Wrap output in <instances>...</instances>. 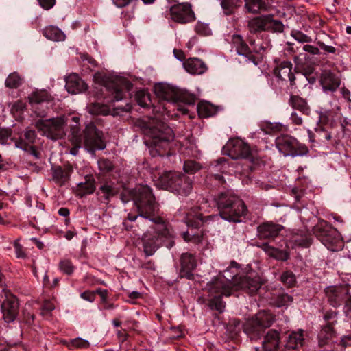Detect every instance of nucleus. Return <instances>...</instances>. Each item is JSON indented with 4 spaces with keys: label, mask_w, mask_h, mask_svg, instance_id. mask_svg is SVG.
<instances>
[{
    "label": "nucleus",
    "mask_w": 351,
    "mask_h": 351,
    "mask_svg": "<svg viewBox=\"0 0 351 351\" xmlns=\"http://www.w3.org/2000/svg\"><path fill=\"white\" fill-rule=\"evenodd\" d=\"M226 328L227 331L230 334V335L232 337H234L238 335L241 328H243V325H241V323L239 319L234 318L229 320Z\"/></svg>",
    "instance_id": "nucleus-49"
},
{
    "label": "nucleus",
    "mask_w": 351,
    "mask_h": 351,
    "mask_svg": "<svg viewBox=\"0 0 351 351\" xmlns=\"http://www.w3.org/2000/svg\"><path fill=\"white\" fill-rule=\"evenodd\" d=\"M276 146L285 156H304L308 152L307 147L300 144L289 135H281L276 139Z\"/></svg>",
    "instance_id": "nucleus-11"
},
{
    "label": "nucleus",
    "mask_w": 351,
    "mask_h": 351,
    "mask_svg": "<svg viewBox=\"0 0 351 351\" xmlns=\"http://www.w3.org/2000/svg\"><path fill=\"white\" fill-rule=\"evenodd\" d=\"M328 300L334 307L340 306L345 300L346 291L342 288L329 287L326 291Z\"/></svg>",
    "instance_id": "nucleus-28"
},
{
    "label": "nucleus",
    "mask_w": 351,
    "mask_h": 351,
    "mask_svg": "<svg viewBox=\"0 0 351 351\" xmlns=\"http://www.w3.org/2000/svg\"><path fill=\"white\" fill-rule=\"evenodd\" d=\"M317 45L319 47L324 50L326 53H336V49L333 46L327 45L324 42L318 41Z\"/></svg>",
    "instance_id": "nucleus-63"
},
{
    "label": "nucleus",
    "mask_w": 351,
    "mask_h": 351,
    "mask_svg": "<svg viewBox=\"0 0 351 351\" xmlns=\"http://www.w3.org/2000/svg\"><path fill=\"white\" fill-rule=\"evenodd\" d=\"M313 234L326 246L330 243L332 228L324 220H319L313 228Z\"/></svg>",
    "instance_id": "nucleus-22"
},
{
    "label": "nucleus",
    "mask_w": 351,
    "mask_h": 351,
    "mask_svg": "<svg viewBox=\"0 0 351 351\" xmlns=\"http://www.w3.org/2000/svg\"><path fill=\"white\" fill-rule=\"evenodd\" d=\"M136 195V188L132 190L124 189L120 195L121 200L123 203L125 204L130 200L134 202Z\"/></svg>",
    "instance_id": "nucleus-53"
},
{
    "label": "nucleus",
    "mask_w": 351,
    "mask_h": 351,
    "mask_svg": "<svg viewBox=\"0 0 351 351\" xmlns=\"http://www.w3.org/2000/svg\"><path fill=\"white\" fill-rule=\"evenodd\" d=\"M43 34L47 39L53 41H62L65 38L64 34L59 28L52 25L46 27Z\"/></svg>",
    "instance_id": "nucleus-36"
},
{
    "label": "nucleus",
    "mask_w": 351,
    "mask_h": 351,
    "mask_svg": "<svg viewBox=\"0 0 351 351\" xmlns=\"http://www.w3.org/2000/svg\"><path fill=\"white\" fill-rule=\"evenodd\" d=\"M243 332L251 340H258L265 330L252 317L243 324Z\"/></svg>",
    "instance_id": "nucleus-26"
},
{
    "label": "nucleus",
    "mask_w": 351,
    "mask_h": 351,
    "mask_svg": "<svg viewBox=\"0 0 351 351\" xmlns=\"http://www.w3.org/2000/svg\"><path fill=\"white\" fill-rule=\"evenodd\" d=\"M195 32L200 36H208L211 34V30L207 24L197 23L195 25Z\"/></svg>",
    "instance_id": "nucleus-55"
},
{
    "label": "nucleus",
    "mask_w": 351,
    "mask_h": 351,
    "mask_svg": "<svg viewBox=\"0 0 351 351\" xmlns=\"http://www.w3.org/2000/svg\"><path fill=\"white\" fill-rule=\"evenodd\" d=\"M261 248L271 257L274 258L285 261L289 258V253L285 250H279L275 247H273L268 245V243H263L261 245Z\"/></svg>",
    "instance_id": "nucleus-34"
},
{
    "label": "nucleus",
    "mask_w": 351,
    "mask_h": 351,
    "mask_svg": "<svg viewBox=\"0 0 351 351\" xmlns=\"http://www.w3.org/2000/svg\"><path fill=\"white\" fill-rule=\"evenodd\" d=\"M238 264L231 263V267L224 271L223 278L215 279L208 285L209 296L208 306L219 313L223 312L226 304L223 302L222 296H230L234 291L242 289L249 294L255 293L261 287V282L258 277L240 276L239 278L228 275L230 269L237 267Z\"/></svg>",
    "instance_id": "nucleus-1"
},
{
    "label": "nucleus",
    "mask_w": 351,
    "mask_h": 351,
    "mask_svg": "<svg viewBox=\"0 0 351 351\" xmlns=\"http://www.w3.org/2000/svg\"><path fill=\"white\" fill-rule=\"evenodd\" d=\"M292 36L299 43H311L312 41V39L310 36L308 35L301 32H296L295 33L292 34Z\"/></svg>",
    "instance_id": "nucleus-58"
},
{
    "label": "nucleus",
    "mask_w": 351,
    "mask_h": 351,
    "mask_svg": "<svg viewBox=\"0 0 351 351\" xmlns=\"http://www.w3.org/2000/svg\"><path fill=\"white\" fill-rule=\"evenodd\" d=\"M180 276L181 278L192 279L193 277V271L197 266V261L195 256L190 253H183L180 256Z\"/></svg>",
    "instance_id": "nucleus-18"
},
{
    "label": "nucleus",
    "mask_w": 351,
    "mask_h": 351,
    "mask_svg": "<svg viewBox=\"0 0 351 351\" xmlns=\"http://www.w3.org/2000/svg\"><path fill=\"white\" fill-rule=\"evenodd\" d=\"M147 221L153 222V233L147 232L144 234L142 241L145 254L147 256L153 255L160 245L171 249L174 245L173 232L163 219L157 216Z\"/></svg>",
    "instance_id": "nucleus-4"
},
{
    "label": "nucleus",
    "mask_w": 351,
    "mask_h": 351,
    "mask_svg": "<svg viewBox=\"0 0 351 351\" xmlns=\"http://www.w3.org/2000/svg\"><path fill=\"white\" fill-rule=\"evenodd\" d=\"M157 186L178 195L187 196L192 191L193 180L180 172L165 171L159 176Z\"/></svg>",
    "instance_id": "nucleus-7"
},
{
    "label": "nucleus",
    "mask_w": 351,
    "mask_h": 351,
    "mask_svg": "<svg viewBox=\"0 0 351 351\" xmlns=\"http://www.w3.org/2000/svg\"><path fill=\"white\" fill-rule=\"evenodd\" d=\"M334 335V330L331 324H327L322 328L318 335L319 344L324 346L328 343V341L331 339Z\"/></svg>",
    "instance_id": "nucleus-41"
},
{
    "label": "nucleus",
    "mask_w": 351,
    "mask_h": 351,
    "mask_svg": "<svg viewBox=\"0 0 351 351\" xmlns=\"http://www.w3.org/2000/svg\"><path fill=\"white\" fill-rule=\"evenodd\" d=\"M308 77L303 74H300L295 79L296 86L295 88L305 87L308 85Z\"/></svg>",
    "instance_id": "nucleus-60"
},
{
    "label": "nucleus",
    "mask_w": 351,
    "mask_h": 351,
    "mask_svg": "<svg viewBox=\"0 0 351 351\" xmlns=\"http://www.w3.org/2000/svg\"><path fill=\"white\" fill-rule=\"evenodd\" d=\"M52 180L59 186L64 185L70 179V176L73 171L71 164L64 165L63 167H53L51 169Z\"/></svg>",
    "instance_id": "nucleus-20"
},
{
    "label": "nucleus",
    "mask_w": 351,
    "mask_h": 351,
    "mask_svg": "<svg viewBox=\"0 0 351 351\" xmlns=\"http://www.w3.org/2000/svg\"><path fill=\"white\" fill-rule=\"evenodd\" d=\"M14 247L17 258H24L26 257V254L23 250V247L17 241L14 242Z\"/></svg>",
    "instance_id": "nucleus-61"
},
{
    "label": "nucleus",
    "mask_w": 351,
    "mask_h": 351,
    "mask_svg": "<svg viewBox=\"0 0 351 351\" xmlns=\"http://www.w3.org/2000/svg\"><path fill=\"white\" fill-rule=\"evenodd\" d=\"M60 269L67 275H71L74 271V266L71 261L68 259H64L59 263Z\"/></svg>",
    "instance_id": "nucleus-52"
},
{
    "label": "nucleus",
    "mask_w": 351,
    "mask_h": 351,
    "mask_svg": "<svg viewBox=\"0 0 351 351\" xmlns=\"http://www.w3.org/2000/svg\"><path fill=\"white\" fill-rule=\"evenodd\" d=\"M51 99V95L45 90H36L29 96V101L32 104H38L45 101H49Z\"/></svg>",
    "instance_id": "nucleus-40"
},
{
    "label": "nucleus",
    "mask_w": 351,
    "mask_h": 351,
    "mask_svg": "<svg viewBox=\"0 0 351 351\" xmlns=\"http://www.w3.org/2000/svg\"><path fill=\"white\" fill-rule=\"evenodd\" d=\"M280 341V332L277 330H269L263 341V351H277Z\"/></svg>",
    "instance_id": "nucleus-24"
},
{
    "label": "nucleus",
    "mask_w": 351,
    "mask_h": 351,
    "mask_svg": "<svg viewBox=\"0 0 351 351\" xmlns=\"http://www.w3.org/2000/svg\"><path fill=\"white\" fill-rule=\"evenodd\" d=\"M119 193V189L114 183L106 182L100 186L97 191V195L104 201L108 202L109 199Z\"/></svg>",
    "instance_id": "nucleus-32"
},
{
    "label": "nucleus",
    "mask_w": 351,
    "mask_h": 351,
    "mask_svg": "<svg viewBox=\"0 0 351 351\" xmlns=\"http://www.w3.org/2000/svg\"><path fill=\"white\" fill-rule=\"evenodd\" d=\"M134 204L138 214L129 213V221L147 222V219L156 217L158 206L151 188L147 185H139L136 187Z\"/></svg>",
    "instance_id": "nucleus-5"
},
{
    "label": "nucleus",
    "mask_w": 351,
    "mask_h": 351,
    "mask_svg": "<svg viewBox=\"0 0 351 351\" xmlns=\"http://www.w3.org/2000/svg\"><path fill=\"white\" fill-rule=\"evenodd\" d=\"M71 120L73 124H70L68 140L72 145L70 154L76 156L82 145L89 152H94L95 150H103L106 148V142L104 138L103 132L99 130L96 126L90 123L87 125L83 132L80 128L78 117H72Z\"/></svg>",
    "instance_id": "nucleus-3"
},
{
    "label": "nucleus",
    "mask_w": 351,
    "mask_h": 351,
    "mask_svg": "<svg viewBox=\"0 0 351 351\" xmlns=\"http://www.w3.org/2000/svg\"><path fill=\"white\" fill-rule=\"evenodd\" d=\"M171 19L176 23L185 24L195 20V14L189 3H177L170 7Z\"/></svg>",
    "instance_id": "nucleus-14"
},
{
    "label": "nucleus",
    "mask_w": 351,
    "mask_h": 351,
    "mask_svg": "<svg viewBox=\"0 0 351 351\" xmlns=\"http://www.w3.org/2000/svg\"><path fill=\"white\" fill-rule=\"evenodd\" d=\"M65 87L71 94L82 93L87 89L86 84L76 74H71L66 78Z\"/></svg>",
    "instance_id": "nucleus-23"
},
{
    "label": "nucleus",
    "mask_w": 351,
    "mask_h": 351,
    "mask_svg": "<svg viewBox=\"0 0 351 351\" xmlns=\"http://www.w3.org/2000/svg\"><path fill=\"white\" fill-rule=\"evenodd\" d=\"M15 147L29 152L36 159L40 158V153L37 151L36 147L32 145H28L23 139L16 141Z\"/></svg>",
    "instance_id": "nucleus-46"
},
{
    "label": "nucleus",
    "mask_w": 351,
    "mask_h": 351,
    "mask_svg": "<svg viewBox=\"0 0 351 351\" xmlns=\"http://www.w3.org/2000/svg\"><path fill=\"white\" fill-rule=\"evenodd\" d=\"M223 152L234 160L247 158L251 153L250 146L240 138L228 141L223 147Z\"/></svg>",
    "instance_id": "nucleus-13"
},
{
    "label": "nucleus",
    "mask_w": 351,
    "mask_h": 351,
    "mask_svg": "<svg viewBox=\"0 0 351 351\" xmlns=\"http://www.w3.org/2000/svg\"><path fill=\"white\" fill-rule=\"evenodd\" d=\"M285 29V25L281 21L275 19L273 14H267L266 32L271 33H282Z\"/></svg>",
    "instance_id": "nucleus-37"
},
{
    "label": "nucleus",
    "mask_w": 351,
    "mask_h": 351,
    "mask_svg": "<svg viewBox=\"0 0 351 351\" xmlns=\"http://www.w3.org/2000/svg\"><path fill=\"white\" fill-rule=\"evenodd\" d=\"M88 112L95 115H107L110 112L108 106L100 103H92L87 106Z\"/></svg>",
    "instance_id": "nucleus-42"
},
{
    "label": "nucleus",
    "mask_w": 351,
    "mask_h": 351,
    "mask_svg": "<svg viewBox=\"0 0 351 351\" xmlns=\"http://www.w3.org/2000/svg\"><path fill=\"white\" fill-rule=\"evenodd\" d=\"M280 280L287 287H293L296 283V278L291 271H285L280 276Z\"/></svg>",
    "instance_id": "nucleus-48"
},
{
    "label": "nucleus",
    "mask_w": 351,
    "mask_h": 351,
    "mask_svg": "<svg viewBox=\"0 0 351 351\" xmlns=\"http://www.w3.org/2000/svg\"><path fill=\"white\" fill-rule=\"evenodd\" d=\"M324 92H335L341 84V80L330 70L322 71L319 80Z\"/></svg>",
    "instance_id": "nucleus-21"
},
{
    "label": "nucleus",
    "mask_w": 351,
    "mask_h": 351,
    "mask_svg": "<svg viewBox=\"0 0 351 351\" xmlns=\"http://www.w3.org/2000/svg\"><path fill=\"white\" fill-rule=\"evenodd\" d=\"M293 301V298L288 293H282L278 294L275 299V304L278 307L287 306Z\"/></svg>",
    "instance_id": "nucleus-50"
},
{
    "label": "nucleus",
    "mask_w": 351,
    "mask_h": 351,
    "mask_svg": "<svg viewBox=\"0 0 351 351\" xmlns=\"http://www.w3.org/2000/svg\"><path fill=\"white\" fill-rule=\"evenodd\" d=\"M253 318L264 330L270 327L274 321V315L267 311L258 312Z\"/></svg>",
    "instance_id": "nucleus-35"
},
{
    "label": "nucleus",
    "mask_w": 351,
    "mask_h": 351,
    "mask_svg": "<svg viewBox=\"0 0 351 351\" xmlns=\"http://www.w3.org/2000/svg\"><path fill=\"white\" fill-rule=\"evenodd\" d=\"M98 166L100 171L103 173H108L113 169L112 162L106 158H101L98 160Z\"/></svg>",
    "instance_id": "nucleus-54"
},
{
    "label": "nucleus",
    "mask_w": 351,
    "mask_h": 351,
    "mask_svg": "<svg viewBox=\"0 0 351 351\" xmlns=\"http://www.w3.org/2000/svg\"><path fill=\"white\" fill-rule=\"evenodd\" d=\"M183 65L188 73L193 75L203 74L208 69L206 64L201 59L197 58H189Z\"/></svg>",
    "instance_id": "nucleus-27"
},
{
    "label": "nucleus",
    "mask_w": 351,
    "mask_h": 351,
    "mask_svg": "<svg viewBox=\"0 0 351 351\" xmlns=\"http://www.w3.org/2000/svg\"><path fill=\"white\" fill-rule=\"evenodd\" d=\"M36 134L33 130H26L24 134L25 140H23L28 145H32L36 140Z\"/></svg>",
    "instance_id": "nucleus-59"
},
{
    "label": "nucleus",
    "mask_w": 351,
    "mask_h": 351,
    "mask_svg": "<svg viewBox=\"0 0 351 351\" xmlns=\"http://www.w3.org/2000/svg\"><path fill=\"white\" fill-rule=\"evenodd\" d=\"M291 239L296 245L307 247L311 245L312 238L308 233L300 231L295 233Z\"/></svg>",
    "instance_id": "nucleus-39"
},
{
    "label": "nucleus",
    "mask_w": 351,
    "mask_h": 351,
    "mask_svg": "<svg viewBox=\"0 0 351 351\" xmlns=\"http://www.w3.org/2000/svg\"><path fill=\"white\" fill-rule=\"evenodd\" d=\"M197 112L199 117L207 118L215 114V110L213 106L208 102H201L197 107Z\"/></svg>",
    "instance_id": "nucleus-43"
},
{
    "label": "nucleus",
    "mask_w": 351,
    "mask_h": 351,
    "mask_svg": "<svg viewBox=\"0 0 351 351\" xmlns=\"http://www.w3.org/2000/svg\"><path fill=\"white\" fill-rule=\"evenodd\" d=\"M315 133L308 131V136L312 142L317 141L319 143H326L332 138V132L327 130L322 125H318L315 128Z\"/></svg>",
    "instance_id": "nucleus-31"
},
{
    "label": "nucleus",
    "mask_w": 351,
    "mask_h": 351,
    "mask_svg": "<svg viewBox=\"0 0 351 351\" xmlns=\"http://www.w3.org/2000/svg\"><path fill=\"white\" fill-rule=\"evenodd\" d=\"M290 120L293 124L296 125H301L303 123L302 118L295 112L291 114Z\"/></svg>",
    "instance_id": "nucleus-64"
},
{
    "label": "nucleus",
    "mask_w": 351,
    "mask_h": 351,
    "mask_svg": "<svg viewBox=\"0 0 351 351\" xmlns=\"http://www.w3.org/2000/svg\"><path fill=\"white\" fill-rule=\"evenodd\" d=\"M283 226L272 221L261 223L257 227V235L260 239L274 240L282 230Z\"/></svg>",
    "instance_id": "nucleus-16"
},
{
    "label": "nucleus",
    "mask_w": 351,
    "mask_h": 351,
    "mask_svg": "<svg viewBox=\"0 0 351 351\" xmlns=\"http://www.w3.org/2000/svg\"><path fill=\"white\" fill-rule=\"evenodd\" d=\"M85 182L78 184L79 195L81 196L93 193L95 190V180L92 176H87Z\"/></svg>",
    "instance_id": "nucleus-38"
},
{
    "label": "nucleus",
    "mask_w": 351,
    "mask_h": 351,
    "mask_svg": "<svg viewBox=\"0 0 351 351\" xmlns=\"http://www.w3.org/2000/svg\"><path fill=\"white\" fill-rule=\"evenodd\" d=\"M267 14L254 17L248 21L247 27L250 33L256 34L266 32Z\"/></svg>",
    "instance_id": "nucleus-30"
},
{
    "label": "nucleus",
    "mask_w": 351,
    "mask_h": 351,
    "mask_svg": "<svg viewBox=\"0 0 351 351\" xmlns=\"http://www.w3.org/2000/svg\"><path fill=\"white\" fill-rule=\"evenodd\" d=\"M55 308L54 304L49 301L46 300L43 302L40 308V314L42 315H46L49 314Z\"/></svg>",
    "instance_id": "nucleus-57"
},
{
    "label": "nucleus",
    "mask_w": 351,
    "mask_h": 351,
    "mask_svg": "<svg viewBox=\"0 0 351 351\" xmlns=\"http://www.w3.org/2000/svg\"><path fill=\"white\" fill-rule=\"evenodd\" d=\"M68 119L66 116L37 120L34 126L43 136L52 140H58L66 135V125Z\"/></svg>",
    "instance_id": "nucleus-9"
},
{
    "label": "nucleus",
    "mask_w": 351,
    "mask_h": 351,
    "mask_svg": "<svg viewBox=\"0 0 351 351\" xmlns=\"http://www.w3.org/2000/svg\"><path fill=\"white\" fill-rule=\"evenodd\" d=\"M3 319L6 323H12L16 320L19 312V303L13 295H9L1 304Z\"/></svg>",
    "instance_id": "nucleus-15"
},
{
    "label": "nucleus",
    "mask_w": 351,
    "mask_h": 351,
    "mask_svg": "<svg viewBox=\"0 0 351 351\" xmlns=\"http://www.w3.org/2000/svg\"><path fill=\"white\" fill-rule=\"evenodd\" d=\"M143 133L150 138L146 141L153 156H169L170 144L174 138L173 130L164 122L155 118H148L139 122Z\"/></svg>",
    "instance_id": "nucleus-2"
},
{
    "label": "nucleus",
    "mask_w": 351,
    "mask_h": 351,
    "mask_svg": "<svg viewBox=\"0 0 351 351\" xmlns=\"http://www.w3.org/2000/svg\"><path fill=\"white\" fill-rule=\"evenodd\" d=\"M241 3V0H222L221 5L226 15H231L240 6Z\"/></svg>",
    "instance_id": "nucleus-44"
},
{
    "label": "nucleus",
    "mask_w": 351,
    "mask_h": 351,
    "mask_svg": "<svg viewBox=\"0 0 351 351\" xmlns=\"http://www.w3.org/2000/svg\"><path fill=\"white\" fill-rule=\"evenodd\" d=\"M135 97L137 104L141 107L147 108L151 104L149 94L145 90L137 91Z\"/></svg>",
    "instance_id": "nucleus-47"
},
{
    "label": "nucleus",
    "mask_w": 351,
    "mask_h": 351,
    "mask_svg": "<svg viewBox=\"0 0 351 351\" xmlns=\"http://www.w3.org/2000/svg\"><path fill=\"white\" fill-rule=\"evenodd\" d=\"M202 165L193 160H186L184 163L183 169L185 173L194 174L202 169Z\"/></svg>",
    "instance_id": "nucleus-51"
},
{
    "label": "nucleus",
    "mask_w": 351,
    "mask_h": 351,
    "mask_svg": "<svg viewBox=\"0 0 351 351\" xmlns=\"http://www.w3.org/2000/svg\"><path fill=\"white\" fill-rule=\"evenodd\" d=\"M220 217L230 222H239L247 208L242 199L230 191L221 192L215 197Z\"/></svg>",
    "instance_id": "nucleus-6"
},
{
    "label": "nucleus",
    "mask_w": 351,
    "mask_h": 351,
    "mask_svg": "<svg viewBox=\"0 0 351 351\" xmlns=\"http://www.w3.org/2000/svg\"><path fill=\"white\" fill-rule=\"evenodd\" d=\"M289 104L295 110L300 111L305 115H309L311 109L305 99L298 95H291L289 99Z\"/></svg>",
    "instance_id": "nucleus-33"
},
{
    "label": "nucleus",
    "mask_w": 351,
    "mask_h": 351,
    "mask_svg": "<svg viewBox=\"0 0 351 351\" xmlns=\"http://www.w3.org/2000/svg\"><path fill=\"white\" fill-rule=\"evenodd\" d=\"M292 69L293 65L291 62L283 61L274 69V75L282 81H289L290 86L293 88V86H296V77Z\"/></svg>",
    "instance_id": "nucleus-17"
},
{
    "label": "nucleus",
    "mask_w": 351,
    "mask_h": 351,
    "mask_svg": "<svg viewBox=\"0 0 351 351\" xmlns=\"http://www.w3.org/2000/svg\"><path fill=\"white\" fill-rule=\"evenodd\" d=\"M232 44L235 48L237 53L246 58L247 61L253 62L254 65L258 64L256 58L252 54L248 45L240 35L234 34L232 36Z\"/></svg>",
    "instance_id": "nucleus-19"
},
{
    "label": "nucleus",
    "mask_w": 351,
    "mask_h": 351,
    "mask_svg": "<svg viewBox=\"0 0 351 351\" xmlns=\"http://www.w3.org/2000/svg\"><path fill=\"white\" fill-rule=\"evenodd\" d=\"M154 93L160 99L168 102L180 101L188 105H194L196 100L194 94L163 83H159L154 86Z\"/></svg>",
    "instance_id": "nucleus-8"
},
{
    "label": "nucleus",
    "mask_w": 351,
    "mask_h": 351,
    "mask_svg": "<svg viewBox=\"0 0 351 351\" xmlns=\"http://www.w3.org/2000/svg\"><path fill=\"white\" fill-rule=\"evenodd\" d=\"M23 82V79L16 72L10 73L5 80V84L10 88L19 87Z\"/></svg>",
    "instance_id": "nucleus-45"
},
{
    "label": "nucleus",
    "mask_w": 351,
    "mask_h": 351,
    "mask_svg": "<svg viewBox=\"0 0 351 351\" xmlns=\"http://www.w3.org/2000/svg\"><path fill=\"white\" fill-rule=\"evenodd\" d=\"M11 134V130L5 128L0 129V143L3 145L8 144V141L12 140Z\"/></svg>",
    "instance_id": "nucleus-56"
},
{
    "label": "nucleus",
    "mask_w": 351,
    "mask_h": 351,
    "mask_svg": "<svg viewBox=\"0 0 351 351\" xmlns=\"http://www.w3.org/2000/svg\"><path fill=\"white\" fill-rule=\"evenodd\" d=\"M93 80L95 83L104 86L106 90L114 95V99L117 101L123 98V92L130 90L132 84L122 78L111 79L106 74L97 72L94 74Z\"/></svg>",
    "instance_id": "nucleus-10"
},
{
    "label": "nucleus",
    "mask_w": 351,
    "mask_h": 351,
    "mask_svg": "<svg viewBox=\"0 0 351 351\" xmlns=\"http://www.w3.org/2000/svg\"><path fill=\"white\" fill-rule=\"evenodd\" d=\"M304 333V331L302 329L291 332L286 341V348L288 349H298L302 347L305 343Z\"/></svg>",
    "instance_id": "nucleus-29"
},
{
    "label": "nucleus",
    "mask_w": 351,
    "mask_h": 351,
    "mask_svg": "<svg viewBox=\"0 0 351 351\" xmlns=\"http://www.w3.org/2000/svg\"><path fill=\"white\" fill-rule=\"evenodd\" d=\"M215 219H219V216L208 215L206 217H203L202 214L201 213L197 215L195 219H189L187 220V226L189 227V230L182 233V237L184 240L186 242H199L201 241V238L198 233H196L193 231L194 229H197L204 223H208L209 221L214 220Z\"/></svg>",
    "instance_id": "nucleus-12"
},
{
    "label": "nucleus",
    "mask_w": 351,
    "mask_h": 351,
    "mask_svg": "<svg viewBox=\"0 0 351 351\" xmlns=\"http://www.w3.org/2000/svg\"><path fill=\"white\" fill-rule=\"evenodd\" d=\"M72 346L76 348H87L89 346V343L86 340L77 338L72 341Z\"/></svg>",
    "instance_id": "nucleus-62"
},
{
    "label": "nucleus",
    "mask_w": 351,
    "mask_h": 351,
    "mask_svg": "<svg viewBox=\"0 0 351 351\" xmlns=\"http://www.w3.org/2000/svg\"><path fill=\"white\" fill-rule=\"evenodd\" d=\"M245 8L248 12L258 14L267 11L274 3V0H244Z\"/></svg>",
    "instance_id": "nucleus-25"
}]
</instances>
